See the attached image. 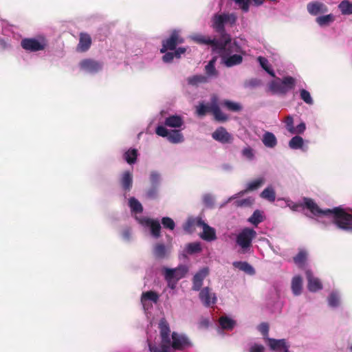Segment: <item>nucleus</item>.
I'll list each match as a JSON object with an SVG mask.
<instances>
[{"instance_id":"obj_17","label":"nucleus","mask_w":352,"mask_h":352,"mask_svg":"<svg viewBox=\"0 0 352 352\" xmlns=\"http://www.w3.org/2000/svg\"><path fill=\"white\" fill-rule=\"evenodd\" d=\"M199 299L203 305L206 307L213 306L217 300L216 294L212 292L208 287H204L200 289Z\"/></svg>"},{"instance_id":"obj_19","label":"nucleus","mask_w":352,"mask_h":352,"mask_svg":"<svg viewBox=\"0 0 352 352\" xmlns=\"http://www.w3.org/2000/svg\"><path fill=\"white\" fill-rule=\"evenodd\" d=\"M307 10L310 15L318 16L329 11L328 7L322 2L318 1H313L308 3Z\"/></svg>"},{"instance_id":"obj_42","label":"nucleus","mask_w":352,"mask_h":352,"mask_svg":"<svg viewBox=\"0 0 352 352\" xmlns=\"http://www.w3.org/2000/svg\"><path fill=\"white\" fill-rule=\"evenodd\" d=\"M202 218L201 217H188L186 221L183 225V229L186 232H192V228L197 226L199 227L198 222L199 221H202Z\"/></svg>"},{"instance_id":"obj_25","label":"nucleus","mask_w":352,"mask_h":352,"mask_svg":"<svg viewBox=\"0 0 352 352\" xmlns=\"http://www.w3.org/2000/svg\"><path fill=\"white\" fill-rule=\"evenodd\" d=\"M91 45V38L89 34L81 32L79 36V43L77 46V51L80 52H87Z\"/></svg>"},{"instance_id":"obj_31","label":"nucleus","mask_w":352,"mask_h":352,"mask_svg":"<svg viewBox=\"0 0 352 352\" xmlns=\"http://www.w3.org/2000/svg\"><path fill=\"white\" fill-rule=\"evenodd\" d=\"M267 340L268 342V345L272 350L274 351H285L288 346L286 344V341L285 339H274L270 338H267Z\"/></svg>"},{"instance_id":"obj_56","label":"nucleus","mask_w":352,"mask_h":352,"mask_svg":"<svg viewBox=\"0 0 352 352\" xmlns=\"http://www.w3.org/2000/svg\"><path fill=\"white\" fill-rule=\"evenodd\" d=\"M284 123H285V127L287 129V131L289 133H292V132L294 128L293 117L291 115L287 116L284 120Z\"/></svg>"},{"instance_id":"obj_13","label":"nucleus","mask_w":352,"mask_h":352,"mask_svg":"<svg viewBox=\"0 0 352 352\" xmlns=\"http://www.w3.org/2000/svg\"><path fill=\"white\" fill-rule=\"evenodd\" d=\"M183 42V38L179 36V31L175 30L171 32L168 38L162 41V47L160 49V52L165 53L168 50L172 51L175 49L178 44Z\"/></svg>"},{"instance_id":"obj_36","label":"nucleus","mask_w":352,"mask_h":352,"mask_svg":"<svg viewBox=\"0 0 352 352\" xmlns=\"http://www.w3.org/2000/svg\"><path fill=\"white\" fill-rule=\"evenodd\" d=\"M335 21V16L333 14L320 15L316 17V22L320 27L329 25Z\"/></svg>"},{"instance_id":"obj_23","label":"nucleus","mask_w":352,"mask_h":352,"mask_svg":"<svg viewBox=\"0 0 352 352\" xmlns=\"http://www.w3.org/2000/svg\"><path fill=\"white\" fill-rule=\"evenodd\" d=\"M159 300V295L157 292L150 290L142 292L141 295V304L144 310L148 309L151 307V304L149 302L157 303Z\"/></svg>"},{"instance_id":"obj_6","label":"nucleus","mask_w":352,"mask_h":352,"mask_svg":"<svg viewBox=\"0 0 352 352\" xmlns=\"http://www.w3.org/2000/svg\"><path fill=\"white\" fill-rule=\"evenodd\" d=\"M47 45V39L43 35H38L32 38H24L21 41V47L29 52L43 51Z\"/></svg>"},{"instance_id":"obj_45","label":"nucleus","mask_w":352,"mask_h":352,"mask_svg":"<svg viewBox=\"0 0 352 352\" xmlns=\"http://www.w3.org/2000/svg\"><path fill=\"white\" fill-rule=\"evenodd\" d=\"M254 201L255 199L253 197H248L242 199H236L234 202V205L237 208H248L254 204Z\"/></svg>"},{"instance_id":"obj_62","label":"nucleus","mask_w":352,"mask_h":352,"mask_svg":"<svg viewBox=\"0 0 352 352\" xmlns=\"http://www.w3.org/2000/svg\"><path fill=\"white\" fill-rule=\"evenodd\" d=\"M306 130V124L304 122H301L296 126H294L291 134H302Z\"/></svg>"},{"instance_id":"obj_50","label":"nucleus","mask_w":352,"mask_h":352,"mask_svg":"<svg viewBox=\"0 0 352 352\" xmlns=\"http://www.w3.org/2000/svg\"><path fill=\"white\" fill-rule=\"evenodd\" d=\"M202 201L206 207L212 208L214 205L215 197L211 193H205L202 195Z\"/></svg>"},{"instance_id":"obj_12","label":"nucleus","mask_w":352,"mask_h":352,"mask_svg":"<svg viewBox=\"0 0 352 352\" xmlns=\"http://www.w3.org/2000/svg\"><path fill=\"white\" fill-rule=\"evenodd\" d=\"M162 272L164 279L171 278L178 281L186 276L188 267L186 265H179L175 268L164 267Z\"/></svg>"},{"instance_id":"obj_16","label":"nucleus","mask_w":352,"mask_h":352,"mask_svg":"<svg viewBox=\"0 0 352 352\" xmlns=\"http://www.w3.org/2000/svg\"><path fill=\"white\" fill-rule=\"evenodd\" d=\"M307 280V289L310 292L316 293L323 289V285L320 278L315 276L310 270L305 271Z\"/></svg>"},{"instance_id":"obj_24","label":"nucleus","mask_w":352,"mask_h":352,"mask_svg":"<svg viewBox=\"0 0 352 352\" xmlns=\"http://www.w3.org/2000/svg\"><path fill=\"white\" fill-rule=\"evenodd\" d=\"M208 272L209 270L208 267H203L194 275L192 278V289L194 291H199L201 289L203 281L208 276Z\"/></svg>"},{"instance_id":"obj_38","label":"nucleus","mask_w":352,"mask_h":352,"mask_svg":"<svg viewBox=\"0 0 352 352\" xmlns=\"http://www.w3.org/2000/svg\"><path fill=\"white\" fill-rule=\"evenodd\" d=\"M216 58L213 57L209 60L208 64L205 66V72L208 78H216L218 76V72L215 68Z\"/></svg>"},{"instance_id":"obj_51","label":"nucleus","mask_w":352,"mask_h":352,"mask_svg":"<svg viewBox=\"0 0 352 352\" xmlns=\"http://www.w3.org/2000/svg\"><path fill=\"white\" fill-rule=\"evenodd\" d=\"M120 235L122 239L126 243H130L133 239L132 229L130 227H124L122 228Z\"/></svg>"},{"instance_id":"obj_22","label":"nucleus","mask_w":352,"mask_h":352,"mask_svg":"<svg viewBox=\"0 0 352 352\" xmlns=\"http://www.w3.org/2000/svg\"><path fill=\"white\" fill-rule=\"evenodd\" d=\"M192 39L197 43L209 45L212 47V50L214 52L219 45V41L216 38H210L209 36L201 34H195L191 36Z\"/></svg>"},{"instance_id":"obj_53","label":"nucleus","mask_w":352,"mask_h":352,"mask_svg":"<svg viewBox=\"0 0 352 352\" xmlns=\"http://www.w3.org/2000/svg\"><path fill=\"white\" fill-rule=\"evenodd\" d=\"M219 99L217 95H213L210 98V102L208 104L210 112L213 113L220 109L219 106Z\"/></svg>"},{"instance_id":"obj_26","label":"nucleus","mask_w":352,"mask_h":352,"mask_svg":"<svg viewBox=\"0 0 352 352\" xmlns=\"http://www.w3.org/2000/svg\"><path fill=\"white\" fill-rule=\"evenodd\" d=\"M303 280L300 275H295L291 280V289L294 296H299L302 293Z\"/></svg>"},{"instance_id":"obj_18","label":"nucleus","mask_w":352,"mask_h":352,"mask_svg":"<svg viewBox=\"0 0 352 352\" xmlns=\"http://www.w3.org/2000/svg\"><path fill=\"white\" fill-rule=\"evenodd\" d=\"M199 227H201L203 232L200 234V237L208 242L215 241L217 239L216 230L214 228L210 226L204 220L198 222Z\"/></svg>"},{"instance_id":"obj_47","label":"nucleus","mask_w":352,"mask_h":352,"mask_svg":"<svg viewBox=\"0 0 352 352\" xmlns=\"http://www.w3.org/2000/svg\"><path fill=\"white\" fill-rule=\"evenodd\" d=\"M263 220V213L259 210H256L248 219V222L255 226H257Z\"/></svg>"},{"instance_id":"obj_9","label":"nucleus","mask_w":352,"mask_h":352,"mask_svg":"<svg viewBox=\"0 0 352 352\" xmlns=\"http://www.w3.org/2000/svg\"><path fill=\"white\" fill-rule=\"evenodd\" d=\"M135 220L144 228L148 229L151 236L157 239L161 236V225L157 219H151L146 217H135Z\"/></svg>"},{"instance_id":"obj_48","label":"nucleus","mask_w":352,"mask_h":352,"mask_svg":"<svg viewBox=\"0 0 352 352\" xmlns=\"http://www.w3.org/2000/svg\"><path fill=\"white\" fill-rule=\"evenodd\" d=\"M299 95H300V99L305 104H307L309 106H311L314 104V99H313L312 96H311V94L309 93V91H308L307 89H303V88L300 89H299Z\"/></svg>"},{"instance_id":"obj_5","label":"nucleus","mask_w":352,"mask_h":352,"mask_svg":"<svg viewBox=\"0 0 352 352\" xmlns=\"http://www.w3.org/2000/svg\"><path fill=\"white\" fill-rule=\"evenodd\" d=\"M256 236V232L250 228H243L236 236V245L240 248L239 252L246 254L250 252L252 246V241Z\"/></svg>"},{"instance_id":"obj_49","label":"nucleus","mask_w":352,"mask_h":352,"mask_svg":"<svg viewBox=\"0 0 352 352\" xmlns=\"http://www.w3.org/2000/svg\"><path fill=\"white\" fill-rule=\"evenodd\" d=\"M307 252L305 250H300L298 253L294 257V263L299 267H302L307 260Z\"/></svg>"},{"instance_id":"obj_27","label":"nucleus","mask_w":352,"mask_h":352,"mask_svg":"<svg viewBox=\"0 0 352 352\" xmlns=\"http://www.w3.org/2000/svg\"><path fill=\"white\" fill-rule=\"evenodd\" d=\"M184 120L182 116L173 115L166 118L164 120V126L170 128H179L184 124Z\"/></svg>"},{"instance_id":"obj_55","label":"nucleus","mask_w":352,"mask_h":352,"mask_svg":"<svg viewBox=\"0 0 352 352\" xmlns=\"http://www.w3.org/2000/svg\"><path fill=\"white\" fill-rule=\"evenodd\" d=\"M196 112L199 116H204L208 112H210L208 105L205 104L203 102L199 103V104L196 107Z\"/></svg>"},{"instance_id":"obj_44","label":"nucleus","mask_w":352,"mask_h":352,"mask_svg":"<svg viewBox=\"0 0 352 352\" xmlns=\"http://www.w3.org/2000/svg\"><path fill=\"white\" fill-rule=\"evenodd\" d=\"M257 60L260 65V66L267 73L269 74L272 77H274L275 76V72L272 69V67H270V64H269V61L268 60L263 57V56H258L257 58Z\"/></svg>"},{"instance_id":"obj_52","label":"nucleus","mask_w":352,"mask_h":352,"mask_svg":"<svg viewBox=\"0 0 352 352\" xmlns=\"http://www.w3.org/2000/svg\"><path fill=\"white\" fill-rule=\"evenodd\" d=\"M161 222L164 228L168 229L170 230L175 229V223L171 218L168 217H162Z\"/></svg>"},{"instance_id":"obj_35","label":"nucleus","mask_w":352,"mask_h":352,"mask_svg":"<svg viewBox=\"0 0 352 352\" xmlns=\"http://www.w3.org/2000/svg\"><path fill=\"white\" fill-rule=\"evenodd\" d=\"M202 248L200 242H192L186 244L184 250H183L182 254H194L201 252Z\"/></svg>"},{"instance_id":"obj_57","label":"nucleus","mask_w":352,"mask_h":352,"mask_svg":"<svg viewBox=\"0 0 352 352\" xmlns=\"http://www.w3.org/2000/svg\"><path fill=\"white\" fill-rule=\"evenodd\" d=\"M243 12H248L250 8V0H234Z\"/></svg>"},{"instance_id":"obj_32","label":"nucleus","mask_w":352,"mask_h":352,"mask_svg":"<svg viewBox=\"0 0 352 352\" xmlns=\"http://www.w3.org/2000/svg\"><path fill=\"white\" fill-rule=\"evenodd\" d=\"M219 323L220 327L221 328V329L218 330V332L219 333H221L223 332L222 329L232 330L236 324V322L233 319L230 318L227 316H223L220 317L219 320Z\"/></svg>"},{"instance_id":"obj_39","label":"nucleus","mask_w":352,"mask_h":352,"mask_svg":"<svg viewBox=\"0 0 352 352\" xmlns=\"http://www.w3.org/2000/svg\"><path fill=\"white\" fill-rule=\"evenodd\" d=\"M150 185L160 187L162 182V175L158 170H151L149 173Z\"/></svg>"},{"instance_id":"obj_54","label":"nucleus","mask_w":352,"mask_h":352,"mask_svg":"<svg viewBox=\"0 0 352 352\" xmlns=\"http://www.w3.org/2000/svg\"><path fill=\"white\" fill-rule=\"evenodd\" d=\"M265 346L256 342H252L249 344L248 352H265Z\"/></svg>"},{"instance_id":"obj_14","label":"nucleus","mask_w":352,"mask_h":352,"mask_svg":"<svg viewBox=\"0 0 352 352\" xmlns=\"http://www.w3.org/2000/svg\"><path fill=\"white\" fill-rule=\"evenodd\" d=\"M172 248L163 243H155L152 248V254L157 260L168 259L171 254Z\"/></svg>"},{"instance_id":"obj_41","label":"nucleus","mask_w":352,"mask_h":352,"mask_svg":"<svg viewBox=\"0 0 352 352\" xmlns=\"http://www.w3.org/2000/svg\"><path fill=\"white\" fill-rule=\"evenodd\" d=\"M260 197L270 202H274L276 199L274 188L272 186H268L261 192Z\"/></svg>"},{"instance_id":"obj_30","label":"nucleus","mask_w":352,"mask_h":352,"mask_svg":"<svg viewBox=\"0 0 352 352\" xmlns=\"http://www.w3.org/2000/svg\"><path fill=\"white\" fill-rule=\"evenodd\" d=\"M262 142L267 148H274L278 143L275 135L270 131H265L262 137Z\"/></svg>"},{"instance_id":"obj_64","label":"nucleus","mask_w":352,"mask_h":352,"mask_svg":"<svg viewBox=\"0 0 352 352\" xmlns=\"http://www.w3.org/2000/svg\"><path fill=\"white\" fill-rule=\"evenodd\" d=\"M260 83L259 80L256 78H252L250 80H246L244 82V87L246 88H252L258 86Z\"/></svg>"},{"instance_id":"obj_58","label":"nucleus","mask_w":352,"mask_h":352,"mask_svg":"<svg viewBox=\"0 0 352 352\" xmlns=\"http://www.w3.org/2000/svg\"><path fill=\"white\" fill-rule=\"evenodd\" d=\"M242 155L249 161H252L254 158V151L250 146L245 147L242 150Z\"/></svg>"},{"instance_id":"obj_61","label":"nucleus","mask_w":352,"mask_h":352,"mask_svg":"<svg viewBox=\"0 0 352 352\" xmlns=\"http://www.w3.org/2000/svg\"><path fill=\"white\" fill-rule=\"evenodd\" d=\"M279 200H283L286 203V207L289 208L292 211H297L300 206L299 204L292 201L288 198H282L279 199Z\"/></svg>"},{"instance_id":"obj_11","label":"nucleus","mask_w":352,"mask_h":352,"mask_svg":"<svg viewBox=\"0 0 352 352\" xmlns=\"http://www.w3.org/2000/svg\"><path fill=\"white\" fill-rule=\"evenodd\" d=\"M78 66L82 72L94 75L102 69L103 63L95 59L85 58L79 63Z\"/></svg>"},{"instance_id":"obj_28","label":"nucleus","mask_w":352,"mask_h":352,"mask_svg":"<svg viewBox=\"0 0 352 352\" xmlns=\"http://www.w3.org/2000/svg\"><path fill=\"white\" fill-rule=\"evenodd\" d=\"M265 182V179L263 177H258L253 181L248 182L246 184V187L244 190H241L238 193H242L241 197L243 196L245 193L251 191H254L260 188Z\"/></svg>"},{"instance_id":"obj_20","label":"nucleus","mask_w":352,"mask_h":352,"mask_svg":"<svg viewBox=\"0 0 352 352\" xmlns=\"http://www.w3.org/2000/svg\"><path fill=\"white\" fill-rule=\"evenodd\" d=\"M308 142L301 136L296 135L289 140L288 146L292 150H300L302 153H307L309 150Z\"/></svg>"},{"instance_id":"obj_63","label":"nucleus","mask_w":352,"mask_h":352,"mask_svg":"<svg viewBox=\"0 0 352 352\" xmlns=\"http://www.w3.org/2000/svg\"><path fill=\"white\" fill-rule=\"evenodd\" d=\"M164 55L162 56V60L166 63H170L173 61V58H175L173 52L166 51L164 53Z\"/></svg>"},{"instance_id":"obj_21","label":"nucleus","mask_w":352,"mask_h":352,"mask_svg":"<svg viewBox=\"0 0 352 352\" xmlns=\"http://www.w3.org/2000/svg\"><path fill=\"white\" fill-rule=\"evenodd\" d=\"M133 173L130 170H124L120 175L119 184L124 192H129L133 187Z\"/></svg>"},{"instance_id":"obj_46","label":"nucleus","mask_w":352,"mask_h":352,"mask_svg":"<svg viewBox=\"0 0 352 352\" xmlns=\"http://www.w3.org/2000/svg\"><path fill=\"white\" fill-rule=\"evenodd\" d=\"M338 8L343 15L352 14V3L349 0H343L338 5Z\"/></svg>"},{"instance_id":"obj_8","label":"nucleus","mask_w":352,"mask_h":352,"mask_svg":"<svg viewBox=\"0 0 352 352\" xmlns=\"http://www.w3.org/2000/svg\"><path fill=\"white\" fill-rule=\"evenodd\" d=\"M327 306L329 310L336 311L343 309V293L337 288L331 289L326 297Z\"/></svg>"},{"instance_id":"obj_4","label":"nucleus","mask_w":352,"mask_h":352,"mask_svg":"<svg viewBox=\"0 0 352 352\" xmlns=\"http://www.w3.org/2000/svg\"><path fill=\"white\" fill-rule=\"evenodd\" d=\"M237 17L234 13L223 12L214 14L212 18V27L220 35V37L217 38L219 43L231 41V36L226 32L225 25H233Z\"/></svg>"},{"instance_id":"obj_7","label":"nucleus","mask_w":352,"mask_h":352,"mask_svg":"<svg viewBox=\"0 0 352 352\" xmlns=\"http://www.w3.org/2000/svg\"><path fill=\"white\" fill-rule=\"evenodd\" d=\"M295 84V78L287 76L283 77L281 80L272 81L269 85V87L274 93L285 94L292 89Z\"/></svg>"},{"instance_id":"obj_43","label":"nucleus","mask_w":352,"mask_h":352,"mask_svg":"<svg viewBox=\"0 0 352 352\" xmlns=\"http://www.w3.org/2000/svg\"><path fill=\"white\" fill-rule=\"evenodd\" d=\"M160 187L150 185L145 191V197L148 199L156 200L160 197Z\"/></svg>"},{"instance_id":"obj_60","label":"nucleus","mask_w":352,"mask_h":352,"mask_svg":"<svg viewBox=\"0 0 352 352\" xmlns=\"http://www.w3.org/2000/svg\"><path fill=\"white\" fill-rule=\"evenodd\" d=\"M257 329L261 332V333L263 336L264 338L267 340V338H268V332H269V325L266 322H262L260 324Z\"/></svg>"},{"instance_id":"obj_29","label":"nucleus","mask_w":352,"mask_h":352,"mask_svg":"<svg viewBox=\"0 0 352 352\" xmlns=\"http://www.w3.org/2000/svg\"><path fill=\"white\" fill-rule=\"evenodd\" d=\"M138 156V151L134 148H130L124 151L122 154L123 160L129 165L136 163Z\"/></svg>"},{"instance_id":"obj_34","label":"nucleus","mask_w":352,"mask_h":352,"mask_svg":"<svg viewBox=\"0 0 352 352\" xmlns=\"http://www.w3.org/2000/svg\"><path fill=\"white\" fill-rule=\"evenodd\" d=\"M232 265L249 275H254L255 274L254 267L246 261H234Z\"/></svg>"},{"instance_id":"obj_2","label":"nucleus","mask_w":352,"mask_h":352,"mask_svg":"<svg viewBox=\"0 0 352 352\" xmlns=\"http://www.w3.org/2000/svg\"><path fill=\"white\" fill-rule=\"evenodd\" d=\"M302 206L308 209L313 217H317L318 222L325 224L332 223L337 228L344 230H352V214L346 212L341 207L321 209L314 199L304 197Z\"/></svg>"},{"instance_id":"obj_10","label":"nucleus","mask_w":352,"mask_h":352,"mask_svg":"<svg viewBox=\"0 0 352 352\" xmlns=\"http://www.w3.org/2000/svg\"><path fill=\"white\" fill-rule=\"evenodd\" d=\"M155 133L162 138H166L172 144H179L184 141V137L180 130H168L164 126L158 125Z\"/></svg>"},{"instance_id":"obj_37","label":"nucleus","mask_w":352,"mask_h":352,"mask_svg":"<svg viewBox=\"0 0 352 352\" xmlns=\"http://www.w3.org/2000/svg\"><path fill=\"white\" fill-rule=\"evenodd\" d=\"M187 82L189 85L197 87L200 84L208 82V77L201 74L194 75L187 78Z\"/></svg>"},{"instance_id":"obj_1","label":"nucleus","mask_w":352,"mask_h":352,"mask_svg":"<svg viewBox=\"0 0 352 352\" xmlns=\"http://www.w3.org/2000/svg\"><path fill=\"white\" fill-rule=\"evenodd\" d=\"M160 344L148 342V346L150 352H175L183 351L192 346L190 338L183 333L171 332L170 325L167 320L163 318L158 323Z\"/></svg>"},{"instance_id":"obj_15","label":"nucleus","mask_w":352,"mask_h":352,"mask_svg":"<svg viewBox=\"0 0 352 352\" xmlns=\"http://www.w3.org/2000/svg\"><path fill=\"white\" fill-rule=\"evenodd\" d=\"M212 138L222 144H232L234 141L233 135L223 126L216 129L212 133Z\"/></svg>"},{"instance_id":"obj_59","label":"nucleus","mask_w":352,"mask_h":352,"mask_svg":"<svg viewBox=\"0 0 352 352\" xmlns=\"http://www.w3.org/2000/svg\"><path fill=\"white\" fill-rule=\"evenodd\" d=\"M214 119L218 122H225L228 120V117L221 111L220 109L212 113Z\"/></svg>"},{"instance_id":"obj_40","label":"nucleus","mask_w":352,"mask_h":352,"mask_svg":"<svg viewBox=\"0 0 352 352\" xmlns=\"http://www.w3.org/2000/svg\"><path fill=\"white\" fill-rule=\"evenodd\" d=\"M221 104L225 107L228 111L232 112H239L241 111L242 106L239 102H234L230 100H224L221 102Z\"/></svg>"},{"instance_id":"obj_3","label":"nucleus","mask_w":352,"mask_h":352,"mask_svg":"<svg viewBox=\"0 0 352 352\" xmlns=\"http://www.w3.org/2000/svg\"><path fill=\"white\" fill-rule=\"evenodd\" d=\"M241 51V46L236 42L220 43L214 53L219 54L221 58V63L227 67H232L241 64L243 57L239 53Z\"/></svg>"},{"instance_id":"obj_33","label":"nucleus","mask_w":352,"mask_h":352,"mask_svg":"<svg viewBox=\"0 0 352 352\" xmlns=\"http://www.w3.org/2000/svg\"><path fill=\"white\" fill-rule=\"evenodd\" d=\"M129 206L131 209V214L134 215L135 218V217H138V214L142 213L143 211L142 204L134 197L129 199Z\"/></svg>"}]
</instances>
